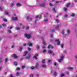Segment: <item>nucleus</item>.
Segmentation results:
<instances>
[{
	"instance_id": "31",
	"label": "nucleus",
	"mask_w": 77,
	"mask_h": 77,
	"mask_svg": "<svg viewBox=\"0 0 77 77\" xmlns=\"http://www.w3.org/2000/svg\"><path fill=\"white\" fill-rule=\"evenodd\" d=\"M52 52L53 51H51V50H49L48 51V53L49 54H51V53H52Z\"/></svg>"
},
{
	"instance_id": "20",
	"label": "nucleus",
	"mask_w": 77,
	"mask_h": 77,
	"mask_svg": "<svg viewBox=\"0 0 77 77\" xmlns=\"http://www.w3.org/2000/svg\"><path fill=\"white\" fill-rule=\"evenodd\" d=\"M22 50H23V47L20 46L19 47V50L20 51H22Z\"/></svg>"
},
{
	"instance_id": "43",
	"label": "nucleus",
	"mask_w": 77,
	"mask_h": 77,
	"mask_svg": "<svg viewBox=\"0 0 77 77\" xmlns=\"http://www.w3.org/2000/svg\"><path fill=\"white\" fill-rule=\"evenodd\" d=\"M12 28H13V26H11L9 27H8V29H12Z\"/></svg>"
},
{
	"instance_id": "34",
	"label": "nucleus",
	"mask_w": 77,
	"mask_h": 77,
	"mask_svg": "<svg viewBox=\"0 0 77 77\" xmlns=\"http://www.w3.org/2000/svg\"><path fill=\"white\" fill-rule=\"evenodd\" d=\"M61 47L62 48H63V46H64V45L63 44H61L60 45Z\"/></svg>"
},
{
	"instance_id": "3",
	"label": "nucleus",
	"mask_w": 77,
	"mask_h": 77,
	"mask_svg": "<svg viewBox=\"0 0 77 77\" xmlns=\"http://www.w3.org/2000/svg\"><path fill=\"white\" fill-rule=\"evenodd\" d=\"M14 17H13L12 18V20H15V21H17V20H18V18H17V17H15L16 16V15L15 14H14Z\"/></svg>"
},
{
	"instance_id": "61",
	"label": "nucleus",
	"mask_w": 77,
	"mask_h": 77,
	"mask_svg": "<svg viewBox=\"0 0 77 77\" xmlns=\"http://www.w3.org/2000/svg\"><path fill=\"white\" fill-rule=\"evenodd\" d=\"M29 20H33V18H31V17H29Z\"/></svg>"
},
{
	"instance_id": "22",
	"label": "nucleus",
	"mask_w": 77,
	"mask_h": 77,
	"mask_svg": "<svg viewBox=\"0 0 77 77\" xmlns=\"http://www.w3.org/2000/svg\"><path fill=\"white\" fill-rule=\"evenodd\" d=\"M71 17H75V14L74 13H72L70 15Z\"/></svg>"
},
{
	"instance_id": "27",
	"label": "nucleus",
	"mask_w": 77,
	"mask_h": 77,
	"mask_svg": "<svg viewBox=\"0 0 77 77\" xmlns=\"http://www.w3.org/2000/svg\"><path fill=\"white\" fill-rule=\"evenodd\" d=\"M63 76H65V74L63 73H62L61 74L60 77H63Z\"/></svg>"
},
{
	"instance_id": "47",
	"label": "nucleus",
	"mask_w": 77,
	"mask_h": 77,
	"mask_svg": "<svg viewBox=\"0 0 77 77\" xmlns=\"http://www.w3.org/2000/svg\"><path fill=\"white\" fill-rule=\"evenodd\" d=\"M53 11H54V12H56V9H55V8H54L53 9Z\"/></svg>"
},
{
	"instance_id": "37",
	"label": "nucleus",
	"mask_w": 77,
	"mask_h": 77,
	"mask_svg": "<svg viewBox=\"0 0 77 77\" xmlns=\"http://www.w3.org/2000/svg\"><path fill=\"white\" fill-rule=\"evenodd\" d=\"M30 77H33V74H30Z\"/></svg>"
},
{
	"instance_id": "21",
	"label": "nucleus",
	"mask_w": 77,
	"mask_h": 77,
	"mask_svg": "<svg viewBox=\"0 0 77 77\" xmlns=\"http://www.w3.org/2000/svg\"><path fill=\"white\" fill-rule=\"evenodd\" d=\"M8 61V58H6L5 59V63H7V62Z\"/></svg>"
},
{
	"instance_id": "30",
	"label": "nucleus",
	"mask_w": 77,
	"mask_h": 77,
	"mask_svg": "<svg viewBox=\"0 0 77 77\" xmlns=\"http://www.w3.org/2000/svg\"><path fill=\"white\" fill-rule=\"evenodd\" d=\"M16 30H20L21 29V28L20 27H17L16 29Z\"/></svg>"
},
{
	"instance_id": "12",
	"label": "nucleus",
	"mask_w": 77,
	"mask_h": 77,
	"mask_svg": "<svg viewBox=\"0 0 77 77\" xmlns=\"http://www.w3.org/2000/svg\"><path fill=\"white\" fill-rule=\"evenodd\" d=\"M38 56V54H35L34 56V57L35 59H36L37 60L38 59V58H37V56Z\"/></svg>"
},
{
	"instance_id": "25",
	"label": "nucleus",
	"mask_w": 77,
	"mask_h": 77,
	"mask_svg": "<svg viewBox=\"0 0 77 77\" xmlns=\"http://www.w3.org/2000/svg\"><path fill=\"white\" fill-rule=\"evenodd\" d=\"M67 35H69V34H70V31L69 30H68L67 31Z\"/></svg>"
},
{
	"instance_id": "33",
	"label": "nucleus",
	"mask_w": 77,
	"mask_h": 77,
	"mask_svg": "<svg viewBox=\"0 0 77 77\" xmlns=\"http://www.w3.org/2000/svg\"><path fill=\"white\" fill-rule=\"evenodd\" d=\"M36 48H37V50H39V48H40V47L39 46H37Z\"/></svg>"
},
{
	"instance_id": "48",
	"label": "nucleus",
	"mask_w": 77,
	"mask_h": 77,
	"mask_svg": "<svg viewBox=\"0 0 77 77\" xmlns=\"http://www.w3.org/2000/svg\"><path fill=\"white\" fill-rule=\"evenodd\" d=\"M8 32H9L10 33H11L12 32L11 31V30H10L9 29H8Z\"/></svg>"
},
{
	"instance_id": "5",
	"label": "nucleus",
	"mask_w": 77,
	"mask_h": 77,
	"mask_svg": "<svg viewBox=\"0 0 77 77\" xmlns=\"http://www.w3.org/2000/svg\"><path fill=\"white\" fill-rule=\"evenodd\" d=\"M45 5L46 4L45 3H43L40 5V7L45 8Z\"/></svg>"
},
{
	"instance_id": "1",
	"label": "nucleus",
	"mask_w": 77,
	"mask_h": 77,
	"mask_svg": "<svg viewBox=\"0 0 77 77\" xmlns=\"http://www.w3.org/2000/svg\"><path fill=\"white\" fill-rule=\"evenodd\" d=\"M24 36L25 38L28 39H30L31 38V37H32V34H27L25 33L24 34Z\"/></svg>"
},
{
	"instance_id": "6",
	"label": "nucleus",
	"mask_w": 77,
	"mask_h": 77,
	"mask_svg": "<svg viewBox=\"0 0 77 77\" xmlns=\"http://www.w3.org/2000/svg\"><path fill=\"white\" fill-rule=\"evenodd\" d=\"M55 41L56 42H57V45H60V42L59 39H56L55 40Z\"/></svg>"
},
{
	"instance_id": "60",
	"label": "nucleus",
	"mask_w": 77,
	"mask_h": 77,
	"mask_svg": "<svg viewBox=\"0 0 77 77\" xmlns=\"http://www.w3.org/2000/svg\"><path fill=\"white\" fill-rule=\"evenodd\" d=\"M34 6H29V7L30 8H33L34 7Z\"/></svg>"
},
{
	"instance_id": "18",
	"label": "nucleus",
	"mask_w": 77,
	"mask_h": 77,
	"mask_svg": "<svg viewBox=\"0 0 77 77\" xmlns=\"http://www.w3.org/2000/svg\"><path fill=\"white\" fill-rule=\"evenodd\" d=\"M16 6H17V7H20V6H21V4L19 3H17Z\"/></svg>"
},
{
	"instance_id": "7",
	"label": "nucleus",
	"mask_w": 77,
	"mask_h": 77,
	"mask_svg": "<svg viewBox=\"0 0 77 77\" xmlns=\"http://www.w3.org/2000/svg\"><path fill=\"white\" fill-rule=\"evenodd\" d=\"M11 57H14L15 59H17L18 58V56L17 55L15 54H13L11 55Z\"/></svg>"
},
{
	"instance_id": "39",
	"label": "nucleus",
	"mask_w": 77,
	"mask_h": 77,
	"mask_svg": "<svg viewBox=\"0 0 77 77\" xmlns=\"http://www.w3.org/2000/svg\"><path fill=\"white\" fill-rule=\"evenodd\" d=\"M2 26H3L4 27H6V25L5 23H3L2 24Z\"/></svg>"
},
{
	"instance_id": "24",
	"label": "nucleus",
	"mask_w": 77,
	"mask_h": 77,
	"mask_svg": "<svg viewBox=\"0 0 77 77\" xmlns=\"http://www.w3.org/2000/svg\"><path fill=\"white\" fill-rule=\"evenodd\" d=\"M45 60L44 59L42 61V63L43 64L45 63Z\"/></svg>"
},
{
	"instance_id": "42",
	"label": "nucleus",
	"mask_w": 77,
	"mask_h": 77,
	"mask_svg": "<svg viewBox=\"0 0 77 77\" xmlns=\"http://www.w3.org/2000/svg\"><path fill=\"white\" fill-rule=\"evenodd\" d=\"M55 31V29H51V32H54V31Z\"/></svg>"
},
{
	"instance_id": "11",
	"label": "nucleus",
	"mask_w": 77,
	"mask_h": 77,
	"mask_svg": "<svg viewBox=\"0 0 77 77\" xmlns=\"http://www.w3.org/2000/svg\"><path fill=\"white\" fill-rule=\"evenodd\" d=\"M5 14L6 15H8V16H9V13L8 11H5Z\"/></svg>"
},
{
	"instance_id": "55",
	"label": "nucleus",
	"mask_w": 77,
	"mask_h": 77,
	"mask_svg": "<svg viewBox=\"0 0 77 77\" xmlns=\"http://www.w3.org/2000/svg\"><path fill=\"white\" fill-rule=\"evenodd\" d=\"M28 49L29 51H30V50H31V48H28Z\"/></svg>"
},
{
	"instance_id": "17",
	"label": "nucleus",
	"mask_w": 77,
	"mask_h": 77,
	"mask_svg": "<svg viewBox=\"0 0 77 77\" xmlns=\"http://www.w3.org/2000/svg\"><path fill=\"white\" fill-rule=\"evenodd\" d=\"M14 5H15V3L14 2L12 3L10 5V7H13V6H14Z\"/></svg>"
},
{
	"instance_id": "26",
	"label": "nucleus",
	"mask_w": 77,
	"mask_h": 77,
	"mask_svg": "<svg viewBox=\"0 0 77 77\" xmlns=\"http://www.w3.org/2000/svg\"><path fill=\"white\" fill-rule=\"evenodd\" d=\"M60 26V25L57 26L56 28V29H59V28Z\"/></svg>"
},
{
	"instance_id": "15",
	"label": "nucleus",
	"mask_w": 77,
	"mask_h": 77,
	"mask_svg": "<svg viewBox=\"0 0 77 77\" xmlns=\"http://www.w3.org/2000/svg\"><path fill=\"white\" fill-rule=\"evenodd\" d=\"M53 48V46H51V45H48V48Z\"/></svg>"
},
{
	"instance_id": "51",
	"label": "nucleus",
	"mask_w": 77,
	"mask_h": 77,
	"mask_svg": "<svg viewBox=\"0 0 77 77\" xmlns=\"http://www.w3.org/2000/svg\"><path fill=\"white\" fill-rule=\"evenodd\" d=\"M20 74L19 73V72H17L16 73V75H19Z\"/></svg>"
},
{
	"instance_id": "36",
	"label": "nucleus",
	"mask_w": 77,
	"mask_h": 77,
	"mask_svg": "<svg viewBox=\"0 0 77 77\" xmlns=\"http://www.w3.org/2000/svg\"><path fill=\"white\" fill-rule=\"evenodd\" d=\"M71 5V3H68V4H67V5H66V7H69V5Z\"/></svg>"
},
{
	"instance_id": "56",
	"label": "nucleus",
	"mask_w": 77,
	"mask_h": 77,
	"mask_svg": "<svg viewBox=\"0 0 77 77\" xmlns=\"http://www.w3.org/2000/svg\"><path fill=\"white\" fill-rule=\"evenodd\" d=\"M52 56H54V54L52 52V53H51Z\"/></svg>"
},
{
	"instance_id": "64",
	"label": "nucleus",
	"mask_w": 77,
	"mask_h": 77,
	"mask_svg": "<svg viewBox=\"0 0 77 77\" xmlns=\"http://www.w3.org/2000/svg\"><path fill=\"white\" fill-rule=\"evenodd\" d=\"M14 45H12V46H11V48H14Z\"/></svg>"
},
{
	"instance_id": "62",
	"label": "nucleus",
	"mask_w": 77,
	"mask_h": 77,
	"mask_svg": "<svg viewBox=\"0 0 77 77\" xmlns=\"http://www.w3.org/2000/svg\"><path fill=\"white\" fill-rule=\"evenodd\" d=\"M3 21H5V22H6L7 21V20L6 19H4Z\"/></svg>"
},
{
	"instance_id": "44",
	"label": "nucleus",
	"mask_w": 77,
	"mask_h": 77,
	"mask_svg": "<svg viewBox=\"0 0 77 77\" xmlns=\"http://www.w3.org/2000/svg\"><path fill=\"white\" fill-rule=\"evenodd\" d=\"M64 10L65 11H67V8H64Z\"/></svg>"
},
{
	"instance_id": "9",
	"label": "nucleus",
	"mask_w": 77,
	"mask_h": 77,
	"mask_svg": "<svg viewBox=\"0 0 77 77\" xmlns=\"http://www.w3.org/2000/svg\"><path fill=\"white\" fill-rule=\"evenodd\" d=\"M28 51H25L23 54V56H26V55H27V54H28Z\"/></svg>"
},
{
	"instance_id": "45",
	"label": "nucleus",
	"mask_w": 77,
	"mask_h": 77,
	"mask_svg": "<svg viewBox=\"0 0 77 77\" xmlns=\"http://www.w3.org/2000/svg\"><path fill=\"white\" fill-rule=\"evenodd\" d=\"M63 53H67V51H66V50H64L63 51Z\"/></svg>"
},
{
	"instance_id": "53",
	"label": "nucleus",
	"mask_w": 77,
	"mask_h": 77,
	"mask_svg": "<svg viewBox=\"0 0 77 77\" xmlns=\"http://www.w3.org/2000/svg\"><path fill=\"white\" fill-rule=\"evenodd\" d=\"M16 69L18 70H20V68L18 67L16 68Z\"/></svg>"
},
{
	"instance_id": "63",
	"label": "nucleus",
	"mask_w": 77,
	"mask_h": 77,
	"mask_svg": "<svg viewBox=\"0 0 77 77\" xmlns=\"http://www.w3.org/2000/svg\"><path fill=\"white\" fill-rule=\"evenodd\" d=\"M54 65L56 66V65H57V63H54Z\"/></svg>"
},
{
	"instance_id": "35",
	"label": "nucleus",
	"mask_w": 77,
	"mask_h": 77,
	"mask_svg": "<svg viewBox=\"0 0 77 77\" xmlns=\"http://www.w3.org/2000/svg\"><path fill=\"white\" fill-rule=\"evenodd\" d=\"M69 69H71L73 70V68L71 67H69L68 68Z\"/></svg>"
},
{
	"instance_id": "10",
	"label": "nucleus",
	"mask_w": 77,
	"mask_h": 77,
	"mask_svg": "<svg viewBox=\"0 0 77 77\" xmlns=\"http://www.w3.org/2000/svg\"><path fill=\"white\" fill-rule=\"evenodd\" d=\"M41 67L45 68L46 67V64H42L41 65Z\"/></svg>"
},
{
	"instance_id": "28",
	"label": "nucleus",
	"mask_w": 77,
	"mask_h": 77,
	"mask_svg": "<svg viewBox=\"0 0 77 77\" xmlns=\"http://www.w3.org/2000/svg\"><path fill=\"white\" fill-rule=\"evenodd\" d=\"M26 68V66L23 65L22 66V69H24Z\"/></svg>"
},
{
	"instance_id": "16",
	"label": "nucleus",
	"mask_w": 77,
	"mask_h": 77,
	"mask_svg": "<svg viewBox=\"0 0 77 77\" xmlns=\"http://www.w3.org/2000/svg\"><path fill=\"white\" fill-rule=\"evenodd\" d=\"M48 21V19L44 18V21L45 23H46L47 21Z\"/></svg>"
},
{
	"instance_id": "29",
	"label": "nucleus",
	"mask_w": 77,
	"mask_h": 77,
	"mask_svg": "<svg viewBox=\"0 0 77 77\" xmlns=\"http://www.w3.org/2000/svg\"><path fill=\"white\" fill-rule=\"evenodd\" d=\"M3 62V59H2V58L1 57L0 58V63H2Z\"/></svg>"
},
{
	"instance_id": "57",
	"label": "nucleus",
	"mask_w": 77,
	"mask_h": 77,
	"mask_svg": "<svg viewBox=\"0 0 77 77\" xmlns=\"http://www.w3.org/2000/svg\"><path fill=\"white\" fill-rule=\"evenodd\" d=\"M38 19H37L35 20V23H36V22H37V21H38Z\"/></svg>"
},
{
	"instance_id": "38",
	"label": "nucleus",
	"mask_w": 77,
	"mask_h": 77,
	"mask_svg": "<svg viewBox=\"0 0 77 77\" xmlns=\"http://www.w3.org/2000/svg\"><path fill=\"white\" fill-rule=\"evenodd\" d=\"M26 19L27 20H29L30 19V17L29 16H26Z\"/></svg>"
},
{
	"instance_id": "23",
	"label": "nucleus",
	"mask_w": 77,
	"mask_h": 77,
	"mask_svg": "<svg viewBox=\"0 0 77 77\" xmlns=\"http://www.w3.org/2000/svg\"><path fill=\"white\" fill-rule=\"evenodd\" d=\"M13 63L14 65H15L16 66H17V65H18V63L17 62H14Z\"/></svg>"
},
{
	"instance_id": "14",
	"label": "nucleus",
	"mask_w": 77,
	"mask_h": 77,
	"mask_svg": "<svg viewBox=\"0 0 77 77\" xmlns=\"http://www.w3.org/2000/svg\"><path fill=\"white\" fill-rule=\"evenodd\" d=\"M27 45H29L30 47H31V46H32V43L30 42H29L27 43Z\"/></svg>"
},
{
	"instance_id": "13",
	"label": "nucleus",
	"mask_w": 77,
	"mask_h": 77,
	"mask_svg": "<svg viewBox=\"0 0 77 77\" xmlns=\"http://www.w3.org/2000/svg\"><path fill=\"white\" fill-rule=\"evenodd\" d=\"M30 57H31V55H30V54H29L28 55V56L26 57V59H29L30 58Z\"/></svg>"
},
{
	"instance_id": "8",
	"label": "nucleus",
	"mask_w": 77,
	"mask_h": 77,
	"mask_svg": "<svg viewBox=\"0 0 77 77\" xmlns=\"http://www.w3.org/2000/svg\"><path fill=\"white\" fill-rule=\"evenodd\" d=\"M39 63H35V69L38 68V66H39Z\"/></svg>"
},
{
	"instance_id": "46",
	"label": "nucleus",
	"mask_w": 77,
	"mask_h": 77,
	"mask_svg": "<svg viewBox=\"0 0 77 77\" xmlns=\"http://www.w3.org/2000/svg\"><path fill=\"white\" fill-rule=\"evenodd\" d=\"M56 21L57 23H59V21L58 20V19H56Z\"/></svg>"
},
{
	"instance_id": "40",
	"label": "nucleus",
	"mask_w": 77,
	"mask_h": 77,
	"mask_svg": "<svg viewBox=\"0 0 77 77\" xmlns=\"http://www.w3.org/2000/svg\"><path fill=\"white\" fill-rule=\"evenodd\" d=\"M35 69V67H34V66H32L31 67V69Z\"/></svg>"
},
{
	"instance_id": "4",
	"label": "nucleus",
	"mask_w": 77,
	"mask_h": 77,
	"mask_svg": "<svg viewBox=\"0 0 77 77\" xmlns=\"http://www.w3.org/2000/svg\"><path fill=\"white\" fill-rule=\"evenodd\" d=\"M61 34L64 36H66V35L65 33L64 29H62V30Z\"/></svg>"
},
{
	"instance_id": "19",
	"label": "nucleus",
	"mask_w": 77,
	"mask_h": 77,
	"mask_svg": "<svg viewBox=\"0 0 77 77\" xmlns=\"http://www.w3.org/2000/svg\"><path fill=\"white\" fill-rule=\"evenodd\" d=\"M42 44L44 45H46V44L45 43V41L44 39L42 40Z\"/></svg>"
},
{
	"instance_id": "49",
	"label": "nucleus",
	"mask_w": 77,
	"mask_h": 77,
	"mask_svg": "<svg viewBox=\"0 0 77 77\" xmlns=\"http://www.w3.org/2000/svg\"><path fill=\"white\" fill-rule=\"evenodd\" d=\"M50 37H51V38H53V34H51Z\"/></svg>"
},
{
	"instance_id": "52",
	"label": "nucleus",
	"mask_w": 77,
	"mask_h": 77,
	"mask_svg": "<svg viewBox=\"0 0 77 77\" xmlns=\"http://www.w3.org/2000/svg\"><path fill=\"white\" fill-rule=\"evenodd\" d=\"M49 5L50 6H53V4H52L51 3H50L49 4Z\"/></svg>"
},
{
	"instance_id": "41",
	"label": "nucleus",
	"mask_w": 77,
	"mask_h": 77,
	"mask_svg": "<svg viewBox=\"0 0 77 77\" xmlns=\"http://www.w3.org/2000/svg\"><path fill=\"white\" fill-rule=\"evenodd\" d=\"M54 75H55V76H56V75H57V72H54Z\"/></svg>"
},
{
	"instance_id": "59",
	"label": "nucleus",
	"mask_w": 77,
	"mask_h": 77,
	"mask_svg": "<svg viewBox=\"0 0 77 77\" xmlns=\"http://www.w3.org/2000/svg\"><path fill=\"white\" fill-rule=\"evenodd\" d=\"M64 17L65 18H66V17H68V15H65V16H64Z\"/></svg>"
},
{
	"instance_id": "32",
	"label": "nucleus",
	"mask_w": 77,
	"mask_h": 77,
	"mask_svg": "<svg viewBox=\"0 0 77 77\" xmlns=\"http://www.w3.org/2000/svg\"><path fill=\"white\" fill-rule=\"evenodd\" d=\"M3 9V7L2 6H0V11H2Z\"/></svg>"
},
{
	"instance_id": "50",
	"label": "nucleus",
	"mask_w": 77,
	"mask_h": 77,
	"mask_svg": "<svg viewBox=\"0 0 77 77\" xmlns=\"http://www.w3.org/2000/svg\"><path fill=\"white\" fill-rule=\"evenodd\" d=\"M51 60H48V63H50V62H51Z\"/></svg>"
},
{
	"instance_id": "2",
	"label": "nucleus",
	"mask_w": 77,
	"mask_h": 77,
	"mask_svg": "<svg viewBox=\"0 0 77 77\" xmlns=\"http://www.w3.org/2000/svg\"><path fill=\"white\" fill-rule=\"evenodd\" d=\"M63 58H64V56H63L62 55L61 57V59H59L58 60V62H59V63H60L63 60Z\"/></svg>"
},
{
	"instance_id": "58",
	"label": "nucleus",
	"mask_w": 77,
	"mask_h": 77,
	"mask_svg": "<svg viewBox=\"0 0 77 77\" xmlns=\"http://www.w3.org/2000/svg\"><path fill=\"white\" fill-rule=\"evenodd\" d=\"M29 29V27L28 26H27L26 27V30H28Z\"/></svg>"
},
{
	"instance_id": "54",
	"label": "nucleus",
	"mask_w": 77,
	"mask_h": 77,
	"mask_svg": "<svg viewBox=\"0 0 77 77\" xmlns=\"http://www.w3.org/2000/svg\"><path fill=\"white\" fill-rule=\"evenodd\" d=\"M39 18V16H37L35 17V18Z\"/></svg>"
}]
</instances>
